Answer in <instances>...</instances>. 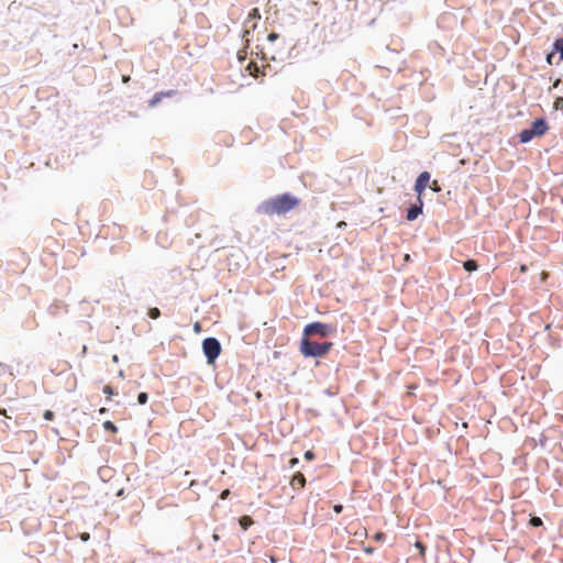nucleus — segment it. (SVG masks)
I'll use <instances>...</instances> for the list:
<instances>
[{
  "label": "nucleus",
  "mask_w": 563,
  "mask_h": 563,
  "mask_svg": "<svg viewBox=\"0 0 563 563\" xmlns=\"http://www.w3.org/2000/svg\"><path fill=\"white\" fill-rule=\"evenodd\" d=\"M9 368L5 364L0 362V376Z\"/></svg>",
  "instance_id": "f704fd0d"
},
{
  "label": "nucleus",
  "mask_w": 563,
  "mask_h": 563,
  "mask_svg": "<svg viewBox=\"0 0 563 563\" xmlns=\"http://www.w3.org/2000/svg\"><path fill=\"white\" fill-rule=\"evenodd\" d=\"M338 327L335 323H324L321 321H312L305 325L302 336L312 340L329 341L336 338Z\"/></svg>",
  "instance_id": "f03ea898"
},
{
  "label": "nucleus",
  "mask_w": 563,
  "mask_h": 563,
  "mask_svg": "<svg viewBox=\"0 0 563 563\" xmlns=\"http://www.w3.org/2000/svg\"><path fill=\"white\" fill-rule=\"evenodd\" d=\"M102 427H103V430L108 433H117L119 430L118 426L111 420H106L102 423Z\"/></svg>",
  "instance_id": "2eb2a0df"
},
{
  "label": "nucleus",
  "mask_w": 563,
  "mask_h": 563,
  "mask_svg": "<svg viewBox=\"0 0 563 563\" xmlns=\"http://www.w3.org/2000/svg\"><path fill=\"white\" fill-rule=\"evenodd\" d=\"M463 268L466 271V272H475L478 269V264L475 260H472V258H468L466 261L463 262Z\"/></svg>",
  "instance_id": "4468645a"
},
{
  "label": "nucleus",
  "mask_w": 563,
  "mask_h": 563,
  "mask_svg": "<svg viewBox=\"0 0 563 563\" xmlns=\"http://www.w3.org/2000/svg\"><path fill=\"white\" fill-rule=\"evenodd\" d=\"M115 496L117 497H121L123 498L125 496V489L124 488H120L117 493H115Z\"/></svg>",
  "instance_id": "72a5a7b5"
},
{
  "label": "nucleus",
  "mask_w": 563,
  "mask_h": 563,
  "mask_svg": "<svg viewBox=\"0 0 563 563\" xmlns=\"http://www.w3.org/2000/svg\"><path fill=\"white\" fill-rule=\"evenodd\" d=\"M239 525L243 531H246L252 525V518L250 516H242L239 518Z\"/></svg>",
  "instance_id": "dca6fc26"
},
{
  "label": "nucleus",
  "mask_w": 563,
  "mask_h": 563,
  "mask_svg": "<svg viewBox=\"0 0 563 563\" xmlns=\"http://www.w3.org/2000/svg\"><path fill=\"white\" fill-rule=\"evenodd\" d=\"M212 540H213L214 542H218V541L220 540V536H219L218 533L213 532V534H212Z\"/></svg>",
  "instance_id": "ea45409f"
},
{
  "label": "nucleus",
  "mask_w": 563,
  "mask_h": 563,
  "mask_svg": "<svg viewBox=\"0 0 563 563\" xmlns=\"http://www.w3.org/2000/svg\"><path fill=\"white\" fill-rule=\"evenodd\" d=\"M16 409H18V407H16V406H14V405H9V410H10V411H14V410H16Z\"/></svg>",
  "instance_id": "37998d69"
},
{
  "label": "nucleus",
  "mask_w": 563,
  "mask_h": 563,
  "mask_svg": "<svg viewBox=\"0 0 563 563\" xmlns=\"http://www.w3.org/2000/svg\"><path fill=\"white\" fill-rule=\"evenodd\" d=\"M300 203V199L290 192H284L262 201L256 212L265 216L286 214Z\"/></svg>",
  "instance_id": "f257e3e1"
},
{
  "label": "nucleus",
  "mask_w": 563,
  "mask_h": 563,
  "mask_svg": "<svg viewBox=\"0 0 563 563\" xmlns=\"http://www.w3.org/2000/svg\"><path fill=\"white\" fill-rule=\"evenodd\" d=\"M554 53H559V60H563V37H558L553 42Z\"/></svg>",
  "instance_id": "ddd939ff"
},
{
  "label": "nucleus",
  "mask_w": 563,
  "mask_h": 563,
  "mask_svg": "<svg viewBox=\"0 0 563 563\" xmlns=\"http://www.w3.org/2000/svg\"><path fill=\"white\" fill-rule=\"evenodd\" d=\"M108 411H109V409H108V408H106V407H101V408L98 410L99 415H107V413H108Z\"/></svg>",
  "instance_id": "4c0bfd02"
},
{
  "label": "nucleus",
  "mask_w": 563,
  "mask_h": 563,
  "mask_svg": "<svg viewBox=\"0 0 563 563\" xmlns=\"http://www.w3.org/2000/svg\"><path fill=\"white\" fill-rule=\"evenodd\" d=\"M336 396H338V393L334 391L333 389H323V391L321 394V398L332 399V401L330 404H323L325 407H328L332 411H336L341 408L346 407L344 398H342V397L336 398Z\"/></svg>",
  "instance_id": "39448f33"
},
{
  "label": "nucleus",
  "mask_w": 563,
  "mask_h": 563,
  "mask_svg": "<svg viewBox=\"0 0 563 563\" xmlns=\"http://www.w3.org/2000/svg\"><path fill=\"white\" fill-rule=\"evenodd\" d=\"M528 441H529V442H531V444H532L533 446H536V445H537V441H536L534 439H529Z\"/></svg>",
  "instance_id": "c03bdc74"
},
{
  "label": "nucleus",
  "mask_w": 563,
  "mask_h": 563,
  "mask_svg": "<svg viewBox=\"0 0 563 563\" xmlns=\"http://www.w3.org/2000/svg\"><path fill=\"white\" fill-rule=\"evenodd\" d=\"M362 549H363V552H364V553H366V554H368V555L374 554V552H375V550H376V549H375L374 547H372V545H363V548H362Z\"/></svg>",
  "instance_id": "cd10ccee"
},
{
  "label": "nucleus",
  "mask_w": 563,
  "mask_h": 563,
  "mask_svg": "<svg viewBox=\"0 0 563 563\" xmlns=\"http://www.w3.org/2000/svg\"><path fill=\"white\" fill-rule=\"evenodd\" d=\"M309 412L313 413L314 416H320L319 411L316 409H309Z\"/></svg>",
  "instance_id": "79ce46f5"
},
{
  "label": "nucleus",
  "mask_w": 563,
  "mask_h": 563,
  "mask_svg": "<svg viewBox=\"0 0 563 563\" xmlns=\"http://www.w3.org/2000/svg\"><path fill=\"white\" fill-rule=\"evenodd\" d=\"M4 394H8L7 401L14 402L16 401L15 396H18V389H4Z\"/></svg>",
  "instance_id": "a211bd4d"
},
{
  "label": "nucleus",
  "mask_w": 563,
  "mask_h": 563,
  "mask_svg": "<svg viewBox=\"0 0 563 563\" xmlns=\"http://www.w3.org/2000/svg\"><path fill=\"white\" fill-rule=\"evenodd\" d=\"M560 80H556L554 87L559 86Z\"/></svg>",
  "instance_id": "864d4df0"
},
{
  "label": "nucleus",
  "mask_w": 563,
  "mask_h": 563,
  "mask_svg": "<svg viewBox=\"0 0 563 563\" xmlns=\"http://www.w3.org/2000/svg\"><path fill=\"white\" fill-rule=\"evenodd\" d=\"M503 395L508 396V393L506 391V389H503Z\"/></svg>",
  "instance_id": "49530a36"
},
{
  "label": "nucleus",
  "mask_w": 563,
  "mask_h": 563,
  "mask_svg": "<svg viewBox=\"0 0 563 563\" xmlns=\"http://www.w3.org/2000/svg\"><path fill=\"white\" fill-rule=\"evenodd\" d=\"M303 459L307 461V462H311L316 459V453L313 450H307L305 451L303 453Z\"/></svg>",
  "instance_id": "a878e982"
},
{
  "label": "nucleus",
  "mask_w": 563,
  "mask_h": 563,
  "mask_svg": "<svg viewBox=\"0 0 563 563\" xmlns=\"http://www.w3.org/2000/svg\"><path fill=\"white\" fill-rule=\"evenodd\" d=\"M528 130L533 133V137H540L549 131V123L544 117L537 118Z\"/></svg>",
  "instance_id": "423d86ee"
},
{
  "label": "nucleus",
  "mask_w": 563,
  "mask_h": 563,
  "mask_svg": "<svg viewBox=\"0 0 563 563\" xmlns=\"http://www.w3.org/2000/svg\"><path fill=\"white\" fill-rule=\"evenodd\" d=\"M125 404H126V401H125V400H117V401H115V405H117V406H124Z\"/></svg>",
  "instance_id": "a19ab883"
},
{
  "label": "nucleus",
  "mask_w": 563,
  "mask_h": 563,
  "mask_svg": "<svg viewBox=\"0 0 563 563\" xmlns=\"http://www.w3.org/2000/svg\"><path fill=\"white\" fill-rule=\"evenodd\" d=\"M431 175L429 172L424 170L421 172L418 177L416 178L413 190L418 194L420 197L422 192L426 190V188L429 186Z\"/></svg>",
  "instance_id": "0eeeda50"
},
{
  "label": "nucleus",
  "mask_w": 563,
  "mask_h": 563,
  "mask_svg": "<svg viewBox=\"0 0 563 563\" xmlns=\"http://www.w3.org/2000/svg\"><path fill=\"white\" fill-rule=\"evenodd\" d=\"M43 419L45 421H54L55 419V412L51 409H46L43 413Z\"/></svg>",
  "instance_id": "393cba45"
},
{
  "label": "nucleus",
  "mask_w": 563,
  "mask_h": 563,
  "mask_svg": "<svg viewBox=\"0 0 563 563\" xmlns=\"http://www.w3.org/2000/svg\"><path fill=\"white\" fill-rule=\"evenodd\" d=\"M289 485L294 489H300V488L305 487V485H306V477L300 472H296L291 475Z\"/></svg>",
  "instance_id": "9b49d317"
},
{
  "label": "nucleus",
  "mask_w": 563,
  "mask_h": 563,
  "mask_svg": "<svg viewBox=\"0 0 563 563\" xmlns=\"http://www.w3.org/2000/svg\"><path fill=\"white\" fill-rule=\"evenodd\" d=\"M148 393L146 391H141L139 395H137V404L139 405H145L147 401H148Z\"/></svg>",
  "instance_id": "412c9836"
},
{
  "label": "nucleus",
  "mask_w": 563,
  "mask_h": 563,
  "mask_svg": "<svg viewBox=\"0 0 563 563\" xmlns=\"http://www.w3.org/2000/svg\"><path fill=\"white\" fill-rule=\"evenodd\" d=\"M79 539L82 541V542H88L90 540V534L89 532H81L79 533Z\"/></svg>",
  "instance_id": "7c9ffc66"
},
{
  "label": "nucleus",
  "mask_w": 563,
  "mask_h": 563,
  "mask_svg": "<svg viewBox=\"0 0 563 563\" xmlns=\"http://www.w3.org/2000/svg\"><path fill=\"white\" fill-rule=\"evenodd\" d=\"M227 400L233 405H239L241 402L249 404L251 398L247 395L231 389V391L227 395Z\"/></svg>",
  "instance_id": "1a4fd4ad"
},
{
  "label": "nucleus",
  "mask_w": 563,
  "mask_h": 563,
  "mask_svg": "<svg viewBox=\"0 0 563 563\" xmlns=\"http://www.w3.org/2000/svg\"><path fill=\"white\" fill-rule=\"evenodd\" d=\"M196 330H199V323L195 324Z\"/></svg>",
  "instance_id": "3c124183"
},
{
  "label": "nucleus",
  "mask_w": 563,
  "mask_h": 563,
  "mask_svg": "<svg viewBox=\"0 0 563 563\" xmlns=\"http://www.w3.org/2000/svg\"><path fill=\"white\" fill-rule=\"evenodd\" d=\"M530 526L533 527V528H538V527H541L543 525V521L540 517L538 516H532L530 518V521H529Z\"/></svg>",
  "instance_id": "4be33fe9"
},
{
  "label": "nucleus",
  "mask_w": 563,
  "mask_h": 563,
  "mask_svg": "<svg viewBox=\"0 0 563 563\" xmlns=\"http://www.w3.org/2000/svg\"><path fill=\"white\" fill-rule=\"evenodd\" d=\"M300 461L298 457H291L288 462L289 468H295L299 465Z\"/></svg>",
  "instance_id": "bb28decb"
},
{
  "label": "nucleus",
  "mask_w": 563,
  "mask_h": 563,
  "mask_svg": "<svg viewBox=\"0 0 563 563\" xmlns=\"http://www.w3.org/2000/svg\"><path fill=\"white\" fill-rule=\"evenodd\" d=\"M331 341H319L301 336L299 350L305 357H322L332 349Z\"/></svg>",
  "instance_id": "7ed1b4c3"
},
{
  "label": "nucleus",
  "mask_w": 563,
  "mask_h": 563,
  "mask_svg": "<svg viewBox=\"0 0 563 563\" xmlns=\"http://www.w3.org/2000/svg\"><path fill=\"white\" fill-rule=\"evenodd\" d=\"M175 93V90L155 92L148 101V107L154 108L162 101L163 98L172 97Z\"/></svg>",
  "instance_id": "9d476101"
},
{
  "label": "nucleus",
  "mask_w": 563,
  "mask_h": 563,
  "mask_svg": "<svg viewBox=\"0 0 563 563\" xmlns=\"http://www.w3.org/2000/svg\"><path fill=\"white\" fill-rule=\"evenodd\" d=\"M0 416H5L7 418H11L10 416H8V409L0 406Z\"/></svg>",
  "instance_id": "473e14b6"
},
{
  "label": "nucleus",
  "mask_w": 563,
  "mask_h": 563,
  "mask_svg": "<svg viewBox=\"0 0 563 563\" xmlns=\"http://www.w3.org/2000/svg\"><path fill=\"white\" fill-rule=\"evenodd\" d=\"M238 55H239L240 59L243 58V55H241V52H238Z\"/></svg>",
  "instance_id": "de8ad7c7"
},
{
  "label": "nucleus",
  "mask_w": 563,
  "mask_h": 563,
  "mask_svg": "<svg viewBox=\"0 0 563 563\" xmlns=\"http://www.w3.org/2000/svg\"><path fill=\"white\" fill-rule=\"evenodd\" d=\"M547 441H548V437L544 434V433H541L540 434V438H539V444L544 448L545 444H547Z\"/></svg>",
  "instance_id": "c756f323"
},
{
  "label": "nucleus",
  "mask_w": 563,
  "mask_h": 563,
  "mask_svg": "<svg viewBox=\"0 0 563 563\" xmlns=\"http://www.w3.org/2000/svg\"><path fill=\"white\" fill-rule=\"evenodd\" d=\"M343 510V506L341 504H336L333 506V511L335 514H340Z\"/></svg>",
  "instance_id": "2f4dec72"
},
{
  "label": "nucleus",
  "mask_w": 563,
  "mask_h": 563,
  "mask_svg": "<svg viewBox=\"0 0 563 563\" xmlns=\"http://www.w3.org/2000/svg\"><path fill=\"white\" fill-rule=\"evenodd\" d=\"M346 227V222L344 221H340L338 224H336V228L339 229H344Z\"/></svg>",
  "instance_id": "58836bf2"
},
{
  "label": "nucleus",
  "mask_w": 563,
  "mask_h": 563,
  "mask_svg": "<svg viewBox=\"0 0 563 563\" xmlns=\"http://www.w3.org/2000/svg\"><path fill=\"white\" fill-rule=\"evenodd\" d=\"M423 209V201L420 197L417 198V201L411 203L406 211V219L408 221H415L421 213Z\"/></svg>",
  "instance_id": "6e6552de"
},
{
  "label": "nucleus",
  "mask_w": 563,
  "mask_h": 563,
  "mask_svg": "<svg viewBox=\"0 0 563 563\" xmlns=\"http://www.w3.org/2000/svg\"><path fill=\"white\" fill-rule=\"evenodd\" d=\"M147 316L151 318V319H158L159 316H161V310L157 308V307H153V308H150L147 310Z\"/></svg>",
  "instance_id": "6ab92c4d"
},
{
  "label": "nucleus",
  "mask_w": 563,
  "mask_h": 563,
  "mask_svg": "<svg viewBox=\"0 0 563 563\" xmlns=\"http://www.w3.org/2000/svg\"><path fill=\"white\" fill-rule=\"evenodd\" d=\"M222 351L220 341L214 336H208L202 341V352L209 365L213 364Z\"/></svg>",
  "instance_id": "20e7f679"
},
{
  "label": "nucleus",
  "mask_w": 563,
  "mask_h": 563,
  "mask_svg": "<svg viewBox=\"0 0 563 563\" xmlns=\"http://www.w3.org/2000/svg\"><path fill=\"white\" fill-rule=\"evenodd\" d=\"M563 107V98H558L555 100V108Z\"/></svg>",
  "instance_id": "c9c22d12"
},
{
  "label": "nucleus",
  "mask_w": 563,
  "mask_h": 563,
  "mask_svg": "<svg viewBox=\"0 0 563 563\" xmlns=\"http://www.w3.org/2000/svg\"><path fill=\"white\" fill-rule=\"evenodd\" d=\"M102 391L107 395L106 402L112 401L114 397L119 396V389H102Z\"/></svg>",
  "instance_id": "f3484780"
},
{
  "label": "nucleus",
  "mask_w": 563,
  "mask_h": 563,
  "mask_svg": "<svg viewBox=\"0 0 563 563\" xmlns=\"http://www.w3.org/2000/svg\"><path fill=\"white\" fill-rule=\"evenodd\" d=\"M431 188H432L434 191H439V190L441 189V188H440V186H439V184H438L437 181H433V183L431 184Z\"/></svg>",
  "instance_id": "e433bc0d"
},
{
  "label": "nucleus",
  "mask_w": 563,
  "mask_h": 563,
  "mask_svg": "<svg viewBox=\"0 0 563 563\" xmlns=\"http://www.w3.org/2000/svg\"><path fill=\"white\" fill-rule=\"evenodd\" d=\"M415 548L419 551L420 555H424L427 552V545L421 541H416Z\"/></svg>",
  "instance_id": "5701e85b"
},
{
  "label": "nucleus",
  "mask_w": 563,
  "mask_h": 563,
  "mask_svg": "<svg viewBox=\"0 0 563 563\" xmlns=\"http://www.w3.org/2000/svg\"><path fill=\"white\" fill-rule=\"evenodd\" d=\"M247 394L254 396V398L256 399V401H262L263 400V394L261 393L260 389H245Z\"/></svg>",
  "instance_id": "aec40b11"
},
{
  "label": "nucleus",
  "mask_w": 563,
  "mask_h": 563,
  "mask_svg": "<svg viewBox=\"0 0 563 563\" xmlns=\"http://www.w3.org/2000/svg\"><path fill=\"white\" fill-rule=\"evenodd\" d=\"M113 361L118 362V356L117 355L113 356Z\"/></svg>",
  "instance_id": "603ef678"
},
{
  "label": "nucleus",
  "mask_w": 563,
  "mask_h": 563,
  "mask_svg": "<svg viewBox=\"0 0 563 563\" xmlns=\"http://www.w3.org/2000/svg\"><path fill=\"white\" fill-rule=\"evenodd\" d=\"M196 330H199V323L195 324Z\"/></svg>",
  "instance_id": "8fccbe9b"
},
{
  "label": "nucleus",
  "mask_w": 563,
  "mask_h": 563,
  "mask_svg": "<svg viewBox=\"0 0 563 563\" xmlns=\"http://www.w3.org/2000/svg\"><path fill=\"white\" fill-rule=\"evenodd\" d=\"M556 54L558 53H554V45L552 44V51L550 53H548L547 57H545V60L549 65L554 64V58H555Z\"/></svg>",
  "instance_id": "b1692460"
},
{
  "label": "nucleus",
  "mask_w": 563,
  "mask_h": 563,
  "mask_svg": "<svg viewBox=\"0 0 563 563\" xmlns=\"http://www.w3.org/2000/svg\"><path fill=\"white\" fill-rule=\"evenodd\" d=\"M279 38V34L276 33V32H271L268 35H267V40L269 42H275Z\"/></svg>",
  "instance_id": "c85d7f7f"
},
{
  "label": "nucleus",
  "mask_w": 563,
  "mask_h": 563,
  "mask_svg": "<svg viewBox=\"0 0 563 563\" xmlns=\"http://www.w3.org/2000/svg\"><path fill=\"white\" fill-rule=\"evenodd\" d=\"M405 387L411 388V387H417V386L415 384H408Z\"/></svg>",
  "instance_id": "a18cd8bd"
},
{
  "label": "nucleus",
  "mask_w": 563,
  "mask_h": 563,
  "mask_svg": "<svg viewBox=\"0 0 563 563\" xmlns=\"http://www.w3.org/2000/svg\"><path fill=\"white\" fill-rule=\"evenodd\" d=\"M518 139H519V142L522 143V144H527L529 143L530 141H532L534 137H533V133H531L528 128L527 129H523L519 132L518 134Z\"/></svg>",
  "instance_id": "f8f14e48"
},
{
  "label": "nucleus",
  "mask_w": 563,
  "mask_h": 563,
  "mask_svg": "<svg viewBox=\"0 0 563 563\" xmlns=\"http://www.w3.org/2000/svg\"><path fill=\"white\" fill-rule=\"evenodd\" d=\"M238 55H239L240 59L243 58V55H241V52H238Z\"/></svg>",
  "instance_id": "09e8293b"
}]
</instances>
